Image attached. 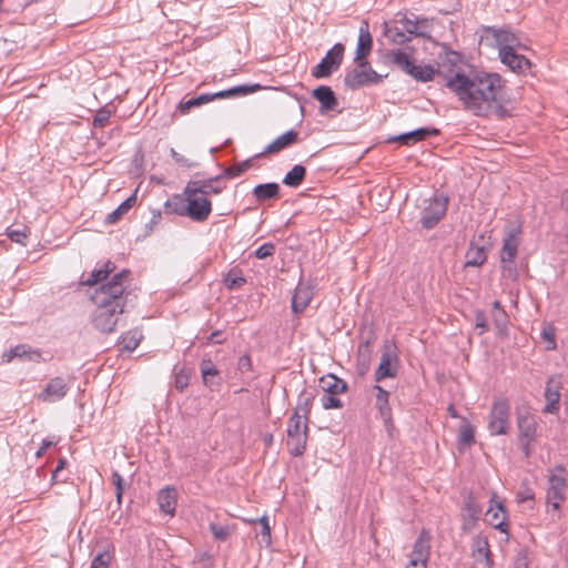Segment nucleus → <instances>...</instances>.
Wrapping results in <instances>:
<instances>
[{"mask_svg":"<svg viewBox=\"0 0 568 568\" xmlns=\"http://www.w3.org/2000/svg\"><path fill=\"white\" fill-rule=\"evenodd\" d=\"M320 385L325 394L338 395L347 390V383L334 374L323 376L320 379Z\"/></svg>","mask_w":568,"mask_h":568,"instance_id":"33","label":"nucleus"},{"mask_svg":"<svg viewBox=\"0 0 568 568\" xmlns=\"http://www.w3.org/2000/svg\"><path fill=\"white\" fill-rule=\"evenodd\" d=\"M237 369L241 373H246V372H251L252 371V361H251V357L247 354L242 355L239 358V361H237Z\"/></svg>","mask_w":568,"mask_h":568,"instance_id":"60","label":"nucleus"},{"mask_svg":"<svg viewBox=\"0 0 568 568\" xmlns=\"http://www.w3.org/2000/svg\"><path fill=\"white\" fill-rule=\"evenodd\" d=\"M398 355L397 347L393 342L386 341L383 345L379 365L375 372L377 383L385 378H393L397 375Z\"/></svg>","mask_w":568,"mask_h":568,"instance_id":"8","label":"nucleus"},{"mask_svg":"<svg viewBox=\"0 0 568 568\" xmlns=\"http://www.w3.org/2000/svg\"><path fill=\"white\" fill-rule=\"evenodd\" d=\"M186 203L187 200L184 193L182 195H173L165 202V210L169 213L186 216Z\"/></svg>","mask_w":568,"mask_h":568,"instance_id":"41","label":"nucleus"},{"mask_svg":"<svg viewBox=\"0 0 568 568\" xmlns=\"http://www.w3.org/2000/svg\"><path fill=\"white\" fill-rule=\"evenodd\" d=\"M471 557L477 568H493V554L490 551L488 539L481 535H477L471 544Z\"/></svg>","mask_w":568,"mask_h":568,"instance_id":"14","label":"nucleus"},{"mask_svg":"<svg viewBox=\"0 0 568 568\" xmlns=\"http://www.w3.org/2000/svg\"><path fill=\"white\" fill-rule=\"evenodd\" d=\"M222 178L223 175H217L205 180H191L186 184L187 192L191 193V195L201 193L209 199L211 194H219L222 192L224 186L217 184Z\"/></svg>","mask_w":568,"mask_h":568,"instance_id":"21","label":"nucleus"},{"mask_svg":"<svg viewBox=\"0 0 568 568\" xmlns=\"http://www.w3.org/2000/svg\"><path fill=\"white\" fill-rule=\"evenodd\" d=\"M189 385V376L183 371L175 374V388L183 390Z\"/></svg>","mask_w":568,"mask_h":568,"instance_id":"61","label":"nucleus"},{"mask_svg":"<svg viewBox=\"0 0 568 568\" xmlns=\"http://www.w3.org/2000/svg\"><path fill=\"white\" fill-rule=\"evenodd\" d=\"M529 567V560H528V550L526 548H520L517 551L515 561H514V568H528Z\"/></svg>","mask_w":568,"mask_h":568,"instance_id":"56","label":"nucleus"},{"mask_svg":"<svg viewBox=\"0 0 568 568\" xmlns=\"http://www.w3.org/2000/svg\"><path fill=\"white\" fill-rule=\"evenodd\" d=\"M305 178L306 168L301 164H296L285 174L283 183L290 187H298L304 182Z\"/></svg>","mask_w":568,"mask_h":568,"instance_id":"38","label":"nucleus"},{"mask_svg":"<svg viewBox=\"0 0 568 568\" xmlns=\"http://www.w3.org/2000/svg\"><path fill=\"white\" fill-rule=\"evenodd\" d=\"M252 91L253 90L250 89L246 85H239V87H234V88H231V89H227V90H223V91H219V92H215V93H202L199 97L191 98V99H189L186 101H181L178 104L176 109L182 114H187L191 111V109L201 106V105L206 104L209 102H212L214 100L225 99V98H233V97H236L239 94H246V93L252 92Z\"/></svg>","mask_w":568,"mask_h":568,"instance_id":"7","label":"nucleus"},{"mask_svg":"<svg viewBox=\"0 0 568 568\" xmlns=\"http://www.w3.org/2000/svg\"><path fill=\"white\" fill-rule=\"evenodd\" d=\"M541 336L545 341H547L549 343V345L547 346V349L556 348L555 333L551 327L544 328L541 332Z\"/></svg>","mask_w":568,"mask_h":568,"instance_id":"62","label":"nucleus"},{"mask_svg":"<svg viewBox=\"0 0 568 568\" xmlns=\"http://www.w3.org/2000/svg\"><path fill=\"white\" fill-rule=\"evenodd\" d=\"M184 195L186 196V216L195 222H204L207 220L212 212V203L210 199L202 195L201 193H196V195H191L187 192V186L184 189Z\"/></svg>","mask_w":568,"mask_h":568,"instance_id":"10","label":"nucleus"},{"mask_svg":"<svg viewBox=\"0 0 568 568\" xmlns=\"http://www.w3.org/2000/svg\"><path fill=\"white\" fill-rule=\"evenodd\" d=\"M121 338L123 349L132 352L139 346L142 335L138 331H129Z\"/></svg>","mask_w":568,"mask_h":568,"instance_id":"48","label":"nucleus"},{"mask_svg":"<svg viewBox=\"0 0 568 568\" xmlns=\"http://www.w3.org/2000/svg\"><path fill=\"white\" fill-rule=\"evenodd\" d=\"M258 523L262 526V529H261L262 541L265 542L266 545H270L271 544V528L268 525L267 517L266 516L261 517L258 519Z\"/></svg>","mask_w":568,"mask_h":568,"instance_id":"57","label":"nucleus"},{"mask_svg":"<svg viewBox=\"0 0 568 568\" xmlns=\"http://www.w3.org/2000/svg\"><path fill=\"white\" fill-rule=\"evenodd\" d=\"M462 62L460 53L448 51L435 74H443L445 87L457 97L464 110L476 116H487L491 112L500 119L507 116L509 99L504 79L498 73L478 70L466 73L460 67Z\"/></svg>","mask_w":568,"mask_h":568,"instance_id":"1","label":"nucleus"},{"mask_svg":"<svg viewBox=\"0 0 568 568\" xmlns=\"http://www.w3.org/2000/svg\"><path fill=\"white\" fill-rule=\"evenodd\" d=\"M373 47V38L369 32L367 21H363L359 27L355 61H366V57L371 53Z\"/></svg>","mask_w":568,"mask_h":568,"instance_id":"27","label":"nucleus"},{"mask_svg":"<svg viewBox=\"0 0 568 568\" xmlns=\"http://www.w3.org/2000/svg\"><path fill=\"white\" fill-rule=\"evenodd\" d=\"M254 159L256 158L254 156L241 163H235L232 166L226 168L223 172V176L234 179L242 175L246 170H248L252 166Z\"/></svg>","mask_w":568,"mask_h":568,"instance_id":"44","label":"nucleus"},{"mask_svg":"<svg viewBox=\"0 0 568 568\" xmlns=\"http://www.w3.org/2000/svg\"><path fill=\"white\" fill-rule=\"evenodd\" d=\"M223 282L227 290L233 291L243 286L246 283V278L243 276L241 268L233 267L226 273Z\"/></svg>","mask_w":568,"mask_h":568,"instance_id":"42","label":"nucleus"},{"mask_svg":"<svg viewBox=\"0 0 568 568\" xmlns=\"http://www.w3.org/2000/svg\"><path fill=\"white\" fill-rule=\"evenodd\" d=\"M489 30L493 31L494 38L497 42L499 50L503 48H506L507 45L509 48H515L517 38L515 37V34L511 31H509L508 29H494V28H490Z\"/></svg>","mask_w":568,"mask_h":568,"instance_id":"40","label":"nucleus"},{"mask_svg":"<svg viewBox=\"0 0 568 568\" xmlns=\"http://www.w3.org/2000/svg\"><path fill=\"white\" fill-rule=\"evenodd\" d=\"M462 424L459 427L457 442L460 447H470L475 444V428L466 417H460Z\"/></svg>","mask_w":568,"mask_h":568,"instance_id":"36","label":"nucleus"},{"mask_svg":"<svg viewBox=\"0 0 568 568\" xmlns=\"http://www.w3.org/2000/svg\"><path fill=\"white\" fill-rule=\"evenodd\" d=\"M448 197L444 194H435L422 212L420 223L426 230L433 229L445 216Z\"/></svg>","mask_w":568,"mask_h":568,"instance_id":"9","label":"nucleus"},{"mask_svg":"<svg viewBox=\"0 0 568 568\" xmlns=\"http://www.w3.org/2000/svg\"><path fill=\"white\" fill-rule=\"evenodd\" d=\"M170 154H171L172 159L175 161V163H178L182 168L191 169V168H195L199 165L197 162L192 161L189 158L180 154L173 148L170 150Z\"/></svg>","mask_w":568,"mask_h":568,"instance_id":"53","label":"nucleus"},{"mask_svg":"<svg viewBox=\"0 0 568 568\" xmlns=\"http://www.w3.org/2000/svg\"><path fill=\"white\" fill-rule=\"evenodd\" d=\"M493 321L499 335L507 334L508 315L505 311L491 312Z\"/></svg>","mask_w":568,"mask_h":568,"instance_id":"49","label":"nucleus"},{"mask_svg":"<svg viewBox=\"0 0 568 568\" xmlns=\"http://www.w3.org/2000/svg\"><path fill=\"white\" fill-rule=\"evenodd\" d=\"M300 141L298 132L295 130H288L282 135L277 136L272 143H270L264 151L256 154L255 158H262L266 154H276L281 151L292 146Z\"/></svg>","mask_w":568,"mask_h":568,"instance_id":"24","label":"nucleus"},{"mask_svg":"<svg viewBox=\"0 0 568 568\" xmlns=\"http://www.w3.org/2000/svg\"><path fill=\"white\" fill-rule=\"evenodd\" d=\"M487 521L495 529L500 532L507 534L509 531V525L506 521L507 510L503 501L497 500L496 493L493 494L489 500V507L486 511Z\"/></svg>","mask_w":568,"mask_h":568,"instance_id":"12","label":"nucleus"},{"mask_svg":"<svg viewBox=\"0 0 568 568\" xmlns=\"http://www.w3.org/2000/svg\"><path fill=\"white\" fill-rule=\"evenodd\" d=\"M274 253H275V245L271 242H267L255 250L254 256L258 260H264L266 257L274 255Z\"/></svg>","mask_w":568,"mask_h":568,"instance_id":"55","label":"nucleus"},{"mask_svg":"<svg viewBox=\"0 0 568 568\" xmlns=\"http://www.w3.org/2000/svg\"><path fill=\"white\" fill-rule=\"evenodd\" d=\"M487 260V254L483 245L471 242L466 252V266H481Z\"/></svg>","mask_w":568,"mask_h":568,"instance_id":"34","label":"nucleus"},{"mask_svg":"<svg viewBox=\"0 0 568 568\" xmlns=\"http://www.w3.org/2000/svg\"><path fill=\"white\" fill-rule=\"evenodd\" d=\"M312 97L320 102L322 114L336 110L338 105L337 98L331 87L318 85L313 90Z\"/></svg>","mask_w":568,"mask_h":568,"instance_id":"25","label":"nucleus"},{"mask_svg":"<svg viewBox=\"0 0 568 568\" xmlns=\"http://www.w3.org/2000/svg\"><path fill=\"white\" fill-rule=\"evenodd\" d=\"M483 513V507L477 501L476 497L469 493L465 497L464 508L462 513V530L469 534L476 526Z\"/></svg>","mask_w":568,"mask_h":568,"instance_id":"13","label":"nucleus"},{"mask_svg":"<svg viewBox=\"0 0 568 568\" xmlns=\"http://www.w3.org/2000/svg\"><path fill=\"white\" fill-rule=\"evenodd\" d=\"M534 499V493L529 488H525L517 493V501L518 503H525L527 500Z\"/></svg>","mask_w":568,"mask_h":568,"instance_id":"64","label":"nucleus"},{"mask_svg":"<svg viewBox=\"0 0 568 568\" xmlns=\"http://www.w3.org/2000/svg\"><path fill=\"white\" fill-rule=\"evenodd\" d=\"M389 61L405 73L420 82L434 79L435 69L432 65H416L414 60L402 50H393L387 53Z\"/></svg>","mask_w":568,"mask_h":568,"instance_id":"3","label":"nucleus"},{"mask_svg":"<svg viewBox=\"0 0 568 568\" xmlns=\"http://www.w3.org/2000/svg\"><path fill=\"white\" fill-rule=\"evenodd\" d=\"M386 36L395 44H404L410 40V36L397 23L387 30Z\"/></svg>","mask_w":568,"mask_h":568,"instance_id":"45","label":"nucleus"},{"mask_svg":"<svg viewBox=\"0 0 568 568\" xmlns=\"http://www.w3.org/2000/svg\"><path fill=\"white\" fill-rule=\"evenodd\" d=\"M8 237L16 243L24 244V240L27 239V230H7Z\"/></svg>","mask_w":568,"mask_h":568,"instance_id":"58","label":"nucleus"},{"mask_svg":"<svg viewBox=\"0 0 568 568\" xmlns=\"http://www.w3.org/2000/svg\"><path fill=\"white\" fill-rule=\"evenodd\" d=\"M69 384L62 377H53L49 381L43 390L38 394L42 402H57L62 399L69 392Z\"/></svg>","mask_w":568,"mask_h":568,"instance_id":"19","label":"nucleus"},{"mask_svg":"<svg viewBox=\"0 0 568 568\" xmlns=\"http://www.w3.org/2000/svg\"><path fill=\"white\" fill-rule=\"evenodd\" d=\"M136 203V193L134 192L131 194L126 200H124L114 211L109 213L105 216V224H114L119 220L122 219L123 215H125L130 209L134 206Z\"/></svg>","mask_w":568,"mask_h":568,"instance_id":"35","label":"nucleus"},{"mask_svg":"<svg viewBox=\"0 0 568 568\" xmlns=\"http://www.w3.org/2000/svg\"><path fill=\"white\" fill-rule=\"evenodd\" d=\"M307 434H287V446L291 455L302 456L306 449Z\"/></svg>","mask_w":568,"mask_h":568,"instance_id":"39","label":"nucleus"},{"mask_svg":"<svg viewBox=\"0 0 568 568\" xmlns=\"http://www.w3.org/2000/svg\"><path fill=\"white\" fill-rule=\"evenodd\" d=\"M111 111L106 108H101L97 111L94 119H93V126L94 128H104L110 120Z\"/></svg>","mask_w":568,"mask_h":568,"instance_id":"51","label":"nucleus"},{"mask_svg":"<svg viewBox=\"0 0 568 568\" xmlns=\"http://www.w3.org/2000/svg\"><path fill=\"white\" fill-rule=\"evenodd\" d=\"M130 276L129 270H122L111 280L98 287L91 295L95 310L92 312L91 322L94 328L102 333H112L124 313L129 292H125V282Z\"/></svg>","mask_w":568,"mask_h":568,"instance_id":"2","label":"nucleus"},{"mask_svg":"<svg viewBox=\"0 0 568 568\" xmlns=\"http://www.w3.org/2000/svg\"><path fill=\"white\" fill-rule=\"evenodd\" d=\"M159 508L162 513L173 516L176 508V490L173 487L161 489L158 496Z\"/></svg>","mask_w":568,"mask_h":568,"instance_id":"31","label":"nucleus"},{"mask_svg":"<svg viewBox=\"0 0 568 568\" xmlns=\"http://www.w3.org/2000/svg\"><path fill=\"white\" fill-rule=\"evenodd\" d=\"M395 23L399 24L404 31L410 36H424L423 32H418V22L416 19H412L406 14L402 16L399 19L395 21Z\"/></svg>","mask_w":568,"mask_h":568,"instance_id":"46","label":"nucleus"},{"mask_svg":"<svg viewBox=\"0 0 568 568\" xmlns=\"http://www.w3.org/2000/svg\"><path fill=\"white\" fill-rule=\"evenodd\" d=\"M376 337L373 333L366 338H363L358 344L357 357H356V372L359 376H365L371 366L372 354H373V344Z\"/></svg>","mask_w":568,"mask_h":568,"instance_id":"18","label":"nucleus"},{"mask_svg":"<svg viewBox=\"0 0 568 568\" xmlns=\"http://www.w3.org/2000/svg\"><path fill=\"white\" fill-rule=\"evenodd\" d=\"M308 420L302 418L297 413H293L288 419L287 434H307L308 435Z\"/></svg>","mask_w":568,"mask_h":568,"instance_id":"43","label":"nucleus"},{"mask_svg":"<svg viewBox=\"0 0 568 568\" xmlns=\"http://www.w3.org/2000/svg\"><path fill=\"white\" fill-rule=\"evenodd\" d=\"M562 384L559 377L551 376L547 379L544 396L546 405L542 409L546 414H556L559 410L560 390Z\"/></svg>","mask_w":568,"mask_h":568,"instance_id":"17","label":"nucleus"},{"mask_svg":"<svg viewBox=\"0 0 568 568\" xmlns=\"http://www.w3.org/2000/svg\"><path fill=\"white\" fill-rule=\"evenodd\" d=\"M200 371L203 379V384L211 390H216L222 385L220 372L209 357L202 358L200 363Z\"/></svg>","mask_w":568,"mask_h":568,"instance_id":"26","label":"nucleus"},{"mask_svg":"<svg viewBox=\"0 0 568 568\" xmlns=\"http://www.w3.org/2000/svg\"><path fill=\"white\" fill-rule=\"evenodd\" d=\"M439 134V130L436 128H419L410 132L402 133L396 136L389 138L388 142H399L403 145L412 146L417 142L424 141L430 136Z\"/></svg>","mask_w":568,"mask_h":568,"instance_id":"22","label":"nucleus"},{"mask_svg":"<svg viewBox=\"0 0 568 568\" xmlns=\"http://www.w3.org/2000/svg\"><path fill=\"white\" fill-rule=\"evenodd\" d=\"M500 60L504 64H506L511 71L517 73H524L531 65L530 61L515 51V48H506L500 49Z\"/></svg>","mask_w":568,"mask_h":568,"instance_id":"23","label":"nucleus"},{"mask_svg":"<svg viewBox=\"0 0 568 568\" xmlns=\"http://www.w3.org/2000/svg\"><path fill=\"white\" fill-rule=\"evenodd\" d=\"M112 484L115 487V491H119L120 494H123L124 487H123V478L120 475L119 471L112 473Z\"/></svg>","mask_w":568,"mask_h":568,"instance_id":"63","label":"nucleus"},{"mask_svg":"<svg viewBox=\"0 0 568 568\" xmlns=\"http://www.w3.org/2000/svg\"><path fill=\"white\" fill-rule=\"evenodd\" d=\"M519 233V226L507 232L503 240V247L500 251L501 275L511 280H516L518 276L515 258L519 246V241L517 239Z\"/></svg>","mask_w":568,"mask_h":568,"instance_id":"4","label":"nucleus"},{"mask_svg":"<svg viewBox=\"0 0 568 568\" xmlns=\"http://www.w3.org/2000/svg\"><path fill=\"white\" fill-rule=\"evenodd\" d=\"M357 65L348 70L344 77V84L351 90H357L369 84H378L383 75L378 74L368 61H356Z\"/></svg>","mask_w":568,"mask_h":568,"instance_id":"5","label":"nucleus"},{"mask_svg":"<svg viewBox=\"0 0 568 568\" xmlns=\"http://www.w3.org/2000/svg\"><path fill=\"white\" fill-rule=\"evenodd\" d=\"M476 327L480 328V334L488 331L487 317L484 311L478 310L475 313Z\"/></svg>","mask_w":568,"mask_h":568,"instance_id":"59","label":"nucleus"},{"mask_svg":"<svg viewBox=\"0 0 568 568\" xmlns=\"http://www.w3.org/2000/svg\"><path fill=\"white\" fill-rule=\"evenodd\" d=\"M430 534L423 529L415 540L413 550L409 555V565H427L430 555Z\"/></svg>","mask_w":568,"mask_h":568,"instance_id":"16","label":"nucleus"},{"mask_svg":"<svg viewBox=\"0 0 568 568\" xmlns=\"http://www.w3.org/2000/svg\"><path fill=\"white\" fill-rule=\"evenodd\" d=\"M566 496V479L561 475L552 474L549 477L547 501L552 509L558 510Z\"/></svg>","mask_w":568,"mask_h":568,"instance_id":"20","label":"nucleus"},{"mask_svg":"<svg viewBox=\"0 0 568 568\" xmlns=\"http://www.w3.org/2000/svg\"><path fill=\"white\" fill-rule=\"evenodd\" d=\"M115 270V264L111 261H106L102 267L93 270L88 277H82L81 284L87 286H94L105 281L111 273Z\"/></svg>","mask_w":568,"mask_h":568,"instance_id":"32","label":"nucleus"},{"mask_svg":"<svg viewBox=\"0 0 568 568\" xmlns=\"http://www.w3.org/2000/svg\"><path fill=\"white\" fill-rule=\"evenodd\" d=\"M210 530L214 538L220 541H225L230 536V529L227 526H222L217 524H210Z\"/></svg>","mask_w":568,"mask_h":568,"instance_id":"54","label":"nucleus"},{"mask_svg":"<svg viewBox=\"0 0 568 568\" xmlns=\"http://www.w3.org/2000/svg\"><path fill=\"white\" fill-rule=\"evenodd\" d=\"M519 440H536L538 422L529 410H518L516 414Z\"/></svg>","mask_w":568,"mask_h":568,"instance_id":"15","label":"nucleus"},{"mask_svg":"<svg viewBox=\"0 0 568 568\" xmlns=\"http://www.w3.org/2000/svg\"><path fill=\"white\" fill-rule=\"evenodd\" d=\"M510 404L507 398L494 400L488 420V430L491 436L506 435L509 429Z\"/></svg>","mask_w":568,"mask_h":568,"instance_id":"6","label":"nucleus"},{"mask_svg":"<svg viewBox=\"0 0 568 568\" xmlns=\"http://www.w3.org/2000/svg\"><path fill=\"white\" fill-rule=\"evenodd\" d=\"M374 389L376 390V407L384 420V424L388 426L392 424V408L389 405L390 394L379 385H375Z\"/></svg>","mask_w":568,"mask_h":568,"instance_id":"28","label":"nucleus"},{"mask_svg":"<svg viewBox=\"0 0 568 568\" xmlns=\"http://www.w3.org/2000/svg\"><path fill=\"white\" fill-rule=\"evenodd\" d=\"M344 57V45L336 43L321 62L312 70V75L316 79L327 78L334 70H337L342 64Z\"/></svg>","mask_w":568,"mask_h":568,"instance_id":"11","label":"nucleus"},{"mask_svg":"<svg viewBox=\"0 0 568 568\" xmlns=\"http://www.w3.org/2000/svg\"><path fill=\"white\" fill-rule=\"evenodd\" d=\"M112 560V555L108 550H103L95 555L91 561L90 568H109Z\"/></svg>","mask_w":568,"mask_h":568,"instance_id":"50","label":"nucleus"},{"mask_svg":"<svg viewBox=\"0 0 568 568\" xmlns=\"http://www.w3.org/2000/svg\"><path fill=\"white\" fill-rule=\"evenodd\" d=\"M313 400L314 396H304V394H301L298 397V404L293 413H297V415H300L302 418L308 420V415L311 413Z\"/></svg>","mask_w":568,"mask_h":568,"instance_id":"47","label":"nucleus"},{"mask_svg":"<svg viewBox=\"0 0 568 568\" xmlns=\"http://www.w3.org/2000/svg\"><path fill=\"white\" fill-rule=\"evenodd\" d=\"M313 298V292L310 286L298 284L292 297V311L296 314L302 313Z\"/></svg>","mask_w":568,"mask_h":568,"instance_id":"29","label":"nucleus"},{"mask_svg":"<svg viewBox=\"0 0 568 568\" xmlns=\"http://www.w3.org/2000/svg\"><path fill=\"white\" fill-rule=\"evenodd\" d=\"M24 356H29V358L32 361H38L41 357L39 352H32L26 345H17L8 352H4L1 359L2 363H10L14 357L21 358Z\"/></svg>","mask_w":568,"mask_h":568,"instance_id":"37","label":"nucleus"},{"mask_svg":"<svg viewBox=\"0 0 568 568\" xmlns=\"http://www.w3.org/2000/svg\"><path fill=\"white\" fill-rule=\"evenodd\" d=\"M321 403L324 409H337L343 407V403L336 395L324 394L321 398Z\"/></svg>","mask_w":568,"mask_h":568,"instance_id":"52","label":"nucleus"},{"mask_svg":"<svg viewBox=\"0 0 568 568\" xmlns=\"http://www.w3.org/2000/svg\"><path fill=\"white\" fill-rule=\"evenodd\" d=\"M252 194L257 202H265L270 200H277L281 195V187L275 182H268L263 184H257Z\"/></svg>","mask_w":568,"mask_h":568,"instance_id":"30","label":"nucleus"}]
</instances>
